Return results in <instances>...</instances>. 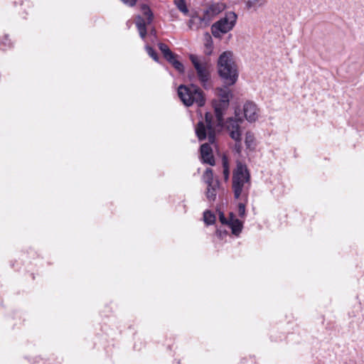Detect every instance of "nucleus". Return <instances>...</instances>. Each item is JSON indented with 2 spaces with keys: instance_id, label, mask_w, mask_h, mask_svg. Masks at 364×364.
I'll return each mask as SVG.
<instances>
[{
  "instance_id": "obj_1",
  "label": "nucleus",
  "mask_w": 364,
  "mask_h": 364,
  "mask_svg": "<svg viewBox=\"0 0 364 364\" xmlns=\"http://www.w3.org/2000/svg\"><path fill=\"white\" fill-rule=\"evenodd\" d=\"M196 134L200 141L208 140L209 143H205L200 146L201 158L204 163L214 165L213 150L210 146V144L214 143L215 139V127L212 114L205 113V120L200 121L196 127Z\"/></svg>"
},
{
  "instance_id": "obj_2",
  "label": "nucleus",
  "mask_w": 364,
  "mask_h": 364,
  "mask_svg": "<svg viewBox=\"0 0 364 364\" xmlns=\"http://www.w3.org/2000/svg\"><path fill=\"white\" fill-rule=\"evenodd\" d=\"M251 186L250 174L246 165L238 161L232 174V189L237 200H247Z\"/></svg>"
},
{
  "instance_id": "obj_3",
  "label": "nucleus",
  "mask_w": 364,
  "mask_h": 364,
  "mask_svg": "<svg viewBox=\"0 0 364 364\" xmlns=\"http://www.w3.org/2000/svg\"><path fill=\"white\" fill-rule=\"evenodd\" d=\"M218 66L219 75L225 83L233 85L236 82L238 73L231 52L225 51L220 55Z\"/></svg>"
},
{
  "instance_id": "obj_4",
  "label": "nucleus",
  "mask_w": 364,
  "mask_h": 364,
  "mask_svg": "<svg viewBox=\"0 0 364 364\" xmlns=\"http://www.w3.org/2000/svg\"><path fill=\"white\" fill-rule=\"evenodd\" d=\"M178 95L182 102L187 107L196 105L203 107L205 104V97L203 92L195 85L186 86L181 85L178 87Z\"/></svg>"
},
{
  "instance_id": "obj_5",
  "label": "nucleus",
  "mask_w": 364,
  "mask_h": 364,
  "mask_svg": "<svg viewBox=\"0 0 364 364\" xmlns=\"http://www.w3.org/2000/svg\"><path fill=\"white\" fill-rule=\"evenodd\" d=\"M189 58L196 70L198 81L205 89H209L211 87V84L208 64L204 60L195 55H191Z\"/></svg>"
},
{
  "instance_id": "obj_6",
  "label": "nucleus",
  "mask_w": 364,
  "mask_h": 364,
  "mask_svg": "<svg viewBox=\"0 0 364 364\" xmlns=\"http://www.w3.org/2000/svg\"><path fill=\"white\" fill-rule=\"evenodd\" d=\"M237 20V15L234 12H228L225 16L215 22L211 27L212 34L216 37H221L234 27Z\"/></svg>"
},
{
  "instance_id": "obj_7",
  "label": "nucleus",
  "mask_w": 364,
  "mask_h": 364,
  "mask_svg": "<svg viewBox=\"0 0 364 364\" xmlns=\"http://www.w3.org/2000/svg\"><path fill=\"white\" fill-rule=\"evenodd\" d=\"M143 14L146 17V20L141 16L136 18V26L139 31L140 37L144 40L146 36V24L151 23L153 20V14L149 7L143 4L141 7Z\"/></svg>"
},
{
  "instance_id": "obj_8",
  "label": "nucleus",
  "mask_w": 364,
  "mask_h": 364,
  "mask_svg": "<svg viewBox=\"0 0 364 364\" xmlns=\"http://www.w3.org/2000/svg\"><path fill=\"white\" fill-rule=\"evenodd\" d=\"M218 95L220 97V105H215V113L218 121V125L222 126L223 109L226 108L229 104L230 93L227 89L221 88L218 90Z\"/></svg>"
},
{
  "instance_id": "obj_9",
  "label": "nucleus",
  "mask_w": 364,
  "mask_h": 364,
  "mask_svg": "<svg viewBox=\"0 0 364 364\" xmlns=\"http://www.w3.org/2000/svg\"><path fill=\"white\" fill-rule=\"evenodd\" d=\"M242 122V119L237 114L235 117H230L225 122V127L229 132L230 136L235 141H238L240 139Z\"/></svg>"
},
{
  "instance_id": "obj_10",
  "label": "nucleus",
  "mask_w": 364,
  "mask_h": 364,
  "mask_svg": "<svg viewBox=\"0 0 364 364\" xmlns=\"http://www.w3.org/2000/svg\"><path fill=\"white\" fill-rule=\"evenodd\" d=\"M244 115L250 122L257 119L259 114L257 105L252 102H247L243 106Z\"/></svg>"
},
{
  "instance_id": "obj_11",
  "label": "nucleus",
  "mask_w": 364,
  "mask_h": 364,
  "mask_svg": "<svg viewBox=\"0 0 364 364\" xmlns=\"http://www.w3.org/2000/svg\"><path fill=\"white\" fill-rule=\"evenodd\" d=\"M225 9L223 4H214L210 5L203 14L206 20V24H209L213 18L223 11Z\"/></svg>"
},
{
  "instance_id": "obj_12",
  "label": "nucleus",
  "mask_w": 364,
  "mask_h": 364,
  "mask_svg": "<svg viewBox=\"0 0 364 364\" xmlns=\"http://www.w3.org/2000/svg\"><path fill=\"white\" fill-rule=\"evenodd\" d=\"M228 225L235 236L240 234L243 228L242 222L237 219L232 213H230Z\"/></svg>"
},
{
  "instance_id": "obj_13",
  "label": "nucleus",
  "mask_w": 364,
  "mask_h": 364,
  "mask_svg": "<svg viewBox=\"0 0 364 364\" xmlns=\"http://www.w3.org/2000/svg\"><path fill=\"white\" fill-rule=\"evenodd\" d=\"M206 20L204 16H193L189 20L188 27L192 30H197L200 28L206 27L209 24H206Z\"/></svg>"
},
{
  "instance_id": "obj_14",
  "label": "nucleus",
  "mask_w": 364,
  "mask_h": 364,
  "mask_svg": "<svg viewBox=\"0 0 364 364\" xmlns=\"http://www.w3.org/2000/svg\"><path fill=\"white\" fill-rule=\"evenodd\" d=\"M219 186V182H214L208 186L205 194L209 201H214L215 200Z\"/></svg>"
},
{
  "instance_id": "obj_15",
  "label": "nucleus",
  "mask_w": 364,
  "mask_h": 364,
  "mask_svg": "<svg viewBox=\"0 0 364 364\" xmlns=\"http://www.w3.org/2000/svg\"><path fill=\"white\" fill-rule=\"evenodd\" d=\"M248 10L257 11L258 8L264 6L267 0H244Z\"/></svg>"
},
{
  "instance_id": "obj_16",
  "label": "nucleus",
  "mask_w": 364,
  "mask_h": 364,
  "mask_svg": "<svg viewBox=\"0 0 364 364\" xmlns=\"http://www.w3.org/2000/svg\"><path fill=\"white\" fill-rule=\"evenodd\" d=\"M159 48L161 50V52L163 53L164 57L167 60H170L172 58L173 56L175 55L171 52V50L169 49L168 46L164 43H159Z\"/></svg>"
},
{
  "instance_id": "obj_17",
  "label": "nucleus",
  "mask_w": 364,
  "mask_h": 364,
  "mask_svg": "<svg viewBox=\"0 0 364 364\" xmlns=\"http://www.w3.org/2000/svg\"><path fill=\"white\" fill-rule=\"evenodd\" d=\"M203 180L207 186L212 184L214 182H219L218 179H214L213 171L210 168L205 170L203 174Z\"/></svg>"
},
{
  "instance_id": "obj_18",
  "label": "nucleus",
  "mask_w": 364,
  "mask_h": 364,
  "mask_svg": "<svg viewBox=\"0 0 364 364\" xmlns=\"http://www.w3.org/2000/svg\"><path fill=\"white\" fill-rule=\"evenodd\" d=\"M222 164H223V173L224 176V179L228 181L230 176V168H229V162L228 159L226 156H223L222 158Z\"/></svg>"
},
{
  "instance_id": "obj_19",
  "label": "nucleus",
  "mask_w": 364,
  "mask_h": 364,
  "mask_svg": "<svg viewBox=\"0 0 364 364\" xmlns=\"http://www.w3.org/2000/svg\"><path fill=\"white\" fill-rule=\"evenodd\" d=\"M245 143L247 149H253L255 148V137L253 134L251 132L246 133Z\"/></svg>"
},
{
  "instance_id": "obj_20",
  "label": "nucleus",
  "mask_w": 364,
  "mask_h": 364,
  "mask_svg": "<svg viewBox=\"0 0 364 364\" xmlns=\"http://www.w3.org/2000/svg\"><path fill=\"white\" fill-rule=\"evenodd\" d=\"M203 220L205 224L213 225L215 221V215L209 210H206L203 213Z\"/></svg>"
},
{
  "instance_id": "obj_21",
  "label": "nucleus",
  "mask_w": 364,
  "mask_h": 364,
  "mask_svg": "<svg viewBox=\"0 0 364 364\" xmlns=\"http://www.w3.org/2000/svg\"><path fill=\"white\" fill-rule=\"evenodd\" d=\"M168 61L170 63H171L173 65V66L174 67V68L176 70H178L180 73H183V71H184L183 65L181 62H179L178 60H177L176 59V55L173 56L172 58L168 60Z\"/></svg>"
},
{
  "instance_id": "obj_22",
  "label": "nucleus",
  "mask_w": 364,
  "mask_h": 364,
  "mask_svg": "<svg viewBox=\"0 0 364 364\" xmlns=\"http://www.w3.org/2000/svg\"><path fill=\"white\" fill-rule=\"evenodd\" d=\"M174 4L180 11L184 14H187L188 9L186 6L185 0H174Z\"/></svg>"
},
{
  "instance_id": "obj_23",
  "label": "nucleus",
  "mask_w": 364,
  "mask_h": 364,
  "mask_svg": "<svg viewBox=\"0 0 364 364\" xmlns=\"http://www.w3.org/2000/svg\"><path fill=\"white\" fill-rule=\"evenodd\" d=\"M146 50L148 55L151 58H152L155 61H158L159 60L157 53H156V51L151 47H150L149 46H146Z\"/></svg>"
},
{
  "instance_id": "obj_24",
  "label": "nucleus",
  "mask_w": 364,
  "mask_h": 364,
  "mask_svg": "<svg viewBox=\"0 0 364 364\" xmlns=\"http://www.w3.org/2000/svg\"><path fill=\"white\" fill-rule=\"evenodd\" d=\"M238 215L240 218L245 216V205L242 203L238 204Z\"/></svg>"
},
{
  "instance_id": "obj_25",
  "label": "nucleus",
  "mask_w": 364,
  "mask_h": 364,
  "mask_svg": "<svg viewBox=\"0 0 364 364\" xmlns=\"http://www.w3.org/2000/svg\"><path fill=\"white\" fill-rule=\"evenodd\" d=\"M235 150L240 154L242 150L241 138L238 141H235Z\"/></svg>"
},
{
  "instance_id": "obj_26",
  "label": "nucleus",
  "mask_w": 364,
  "mask_h": 364,
  "mask_svg": "<svg viewBox=\"0 0 364 364\" xmlns=\"http://www.w3.org/2000/svg\"><path fill=\"white\" fill-rule=\"evenodd\" d=\"M219 220L222 224H225V225L228 224V220L226 219L224 213L222 212H220V213H219Z\"/></svg>"
},
{
  "instance_id": "obj_27",
  "label": "nucleus",
  "mask_w": 364,
  "mask_h": 364,
  "mask_svg": "<svg viewBox=\"0 0 364 364\" xmlns=\"http://www.w3.org/2000/svg\"><path fill=\"white\" fill-rule=\"evenodd\" d=\"M124 4H127L130 6H134L136 4V0H121Z\"/></svg>"
},
{
  "instance_id": "obj_28",
  "label": "nucleus",
  "mask_w": 364,
  "mask_h": 364,
  "mask_svg": "<svg viewBox=\"0 0 364 364\" xmlns=\"http://www.w3.org/2000/svg\"><path fill=\"white\" fill-rule=\"evenodd\" d=\"M5 42H4V43L5 44V46H11V42L8 39L7 36H5Z\"/></svg>"
},
{
  "instance_id": "obj_29",
  "label": "nucleus",
  "mask_w": 364,
  "mask_h": 364,
  "mask_svg": "<svg viewBox=\"0 0 364 364\" xmlns=\"http://www.w3.org/2000/svg\"><path fill=\"white\" fill-rule=\"evenodd\" d=\"M188 77H189L190 80L192 81V80H193V78L195 77V75H194V74H189L188 75Z\"/></svg>"
}]
</instances>
